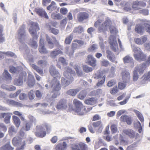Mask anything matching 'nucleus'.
Returning <instances> with one entry per match:
<instances>
[{
    "label": "nucleus",
    "instance_id": "36",
    "mask_svg": "<svg viewBox=\"0 0 150 150\" xmlns=\"http://www.w3.org/2000/svg\"><path fill=\"white\" fill-rule=\"evenodd\" d=\"M73 38V35L71 34L67 37L65 40L64 43L66 44H70Z\"/></svg>",
    "mask_w": 150,
    "mask_h": 150
},
{
    "label": "nucleus",
    "instance_id": "19",
    "mask_svg": "<svg viewBox=\"0 0 150 150\" xmlns=\"http://www.w3.org/2000/svg\"><path fill=\"white\" fill-rule=\"evenodd\" d=\"M146 5V4L145 3L136 1L133 2L132 7L135 10H138L141 9V7L144 6Z\"/></svg>",
    "mask_w": 150,
    "mask_h": 150
},
{
    "label": "nucleus",
    "instance_id": "16",
    "mask_svg": "<svg viewBox=\"0 0 150 150\" xmlns=\"http://www.w3.org/2000/svg\"><path fill=\"white\" fill-rule=\"evenodd\" d=\"M12 114L9 112L2 113L0 114V118H4V122L6 124H9L10 122L11 115Z\"/></svg>",
    "mask_w": 150,
    "mask_h": 150
},
{
    "label": "nucleus",
    "instance_id": "52",
    "mask_svg": "<svg viewBox=\"0 0 150 150\" xmlns=\"http://www.w3.org/2000/svg\"><path fill=\"white\" fill-rule=\"evenodd\" d=\"M30 44L32 47L35 49L36 48L38 47L37 42L33 40L30 41Z\"/></svg>",
    "mask_w": 150,
    "mask_h": 150
},
{
    "label": "nucleus",
    "instance_id": "11",
    "mask_svg": "<svg viewBox=\"0 0 150 150\" xmlns=\"http://www.w3.org/2000/svg\"><path fill=\"white\" fill-rule=\"evenodd\" d=\"M86 63L93 67H95L96 66V60L91 54L88 55L86 58Z\"/></svg>",
    "mask_w": 150,
    "mask_h": 150
},
{
    "label": "nucleus",
    "instance_id": "32",
    "mask_svg": "<svg viewBox=\"0 0 150 150\" xmlns=\"http://www.w3.org/2000/svg\"><path fill=\"white\" fill-rule=\"evenodd\" d=\"M7 101L8 104L13 106L18 107L21 106L22 105V104L21 103L15 101L13 100H8Z\"/></svg>",
    "mask_w": 150,
    "mask_h": 150
},
{
    "label": "nucleus",
    "instance_id": "43",
    "mask_svg": "<svg viewBox=\"0 0 150 150\" xmlns=\"http://www.w3.org/2000/svg\"><path fill=\"white\" fill-rule=\"evenodd\" d=\"M56 8L55 3L54 1H52L51 4L48 6L47 9L48 10L53 11Z\"/></svg>",
    "mask_w": 150,
    "mask_h": 150
},
{
    "label": "nucleus",
    "instance_id": "22",
    "mask_svg": "<svg viewBox=\"0 0 150 150\" xmlns=\"http://www.w3.org/2000/svg\"><path fill=\"white\" fill-rule=\"evenodd\" d=\"M123 132L125 134L131 138H134L135 135V133L132 130L130 129H124Z\"/></svg>",
    "mask_w": 150,
    "mask_h": 150
},
{
    "label": "nucleus",
    "instance_id": "28",
    "mask_svg": "<svg viewBox=\"0 0 150 150\" xmlns=\"http://www.w3.org/2000/svg\"><path fill=\"white\" fill-rule=\"evenodd\" d=\"M79 91V89L78 88L70 89L67 91V93L69 95L72 96H74Z\"/></svg>",
    "mask_w": 150,
    "mask_h": 150
},
{
    "label": "nucleus",
    "instance_id": "31",
    "mask_svg": "<svg viewBox=\"0 0 150 150\" xmlns=\"http://www.w3.org/2000/svg\"><path fill=\"white\" fill-rule=\"evenodd\" d=\"M106 53L107 54V57L112 62H113L115 60V57L113 54L109 50L106 51Z\"/></svg>",
    "mask_w": 150,
    "mask_h": 150
},
{
    "label": "nucleus",
    "instance_id": "58",
    "mask_svg": "<svg viewBox=\"0 0 150 150\" xmlns=\"http://www.w3.org/2000/svg\"><path fill=\"white\" fill-rule=\"evenodd\" d=\"M120 138H121L120 140V142L121 143H122L124 145H127L128 144V141L123 139V137L121 135H120Z\"/></svg>",
    "mask_w": 150,
    "mask_h": 150
},
{
    "label": "nucleus",
    "instance_id": "42",
    "mask_svg": "<svg viewBox=\"0 0 150 150\" xmlns=\"http://www.w3.org/2000/svg\"><path fill=\"white\" fill-rule=\"evenodd\" d=\"M86 96V93L85 91H81L78 95V97L80 99H84Z\"/></svg>",
    "mask_w": 150,
    "mask_h": 150
},
{
    "label": "nucleus",
    "instance_id": "7",
    "mask_svg": "<svg viewBox=\"0 0 150 150\" xmlns=\"http://www.w3.org/2000/svg\"><path fill=\"white\" fill-rule=\"evenodd\" d=\"M133 50L135 53L134 56L135 59L139 62L145 60L146 58V56L144 54L139 48L134 47Z\"/></svg>",
    "mask_w": 150,
    "mask_h": 150
},
{
    "label": "nucleus",
    "instance_id": "12",
    "mask_svg": "<svg viewBox=\"0 0 150 150\" xmlns=\"http://www.w3.org/2000/svg\"><path fill=\"white\" fill-rule=\"evenodd\" d=\"M56 107L57 109H66L67 107V101L64 99H61L58 102Z\"/></svg>",
    "mask_w": 150,
    "mask_h": 150
},
{
    "label": "nucleus",
    "instance_id": "26",
    "mask_svg": "<svg viewBox=\"0 0 150 150\" xmlns=\"http://www.w3.org/2000/svg\"><path fill=\"white\" fill-rule=\"evenodd\" d=\"M67 144L65 142H64L62 144H58L55 146L56 150H64L66 148Z\"/></svg>",
    "mask_w": 150,
    "mask_h": 150
},
{
    "label": "nucleus",
    "instance_id": "53",
    "mask_svg": "<svg viewBox=\"0 0 150 150\" xmlns=\"http://www.w3.org/2000/svg\"><path fill=\"white\" fill-rule=\"evenodd\" d=\"M21 91L20 90H18L14 93H11L9 95V97L11 98H15L19 94L21 93Z\"/></svg>",
    "mask_w": 150,
    "mask_h": 150
},
{
    "label": "nucleus",
    "instance_id": "29",
    "mask_svg": "<svg viewBox=\"0 0 150 150\" xmlns=\"http://www.w3.org/2000/svg\"><path fill=\"white\" fill-rule=\"evenodd\" d=\"M14 148L11 146L9 142L7 143L0 148V150H13Z\"/></svg>",
    "mask_w": 150,
    "mask_h": 150
},
{
    "label": "nucleus",
    "instance_id": "9",
    "mask_svg": "<svg viewBox=\"0 0 150 150\" xmlns=\"http://www.w3.org/2000/svg\"><path fill=\"white\" fill-rule=\"evenodd\" d=\"M87 145L82 142L73 144L71 146L72 150H87Z\"/></svg>",
    "mask_w": 150,
    "mask_h": 150
},
{
    "label": "nucleus",
    "instance_id": "57",
    "mask_svg": "<svg viewBox=\"0 0 150 150\" xmlns=\"http://www.w3.org/2000/svg\"><path fill=\"white\" fill-rule=\"evenodd\" d=\"M50 30L54 35H57L59 33V31L58 30L54 28H51L50 26Z\"/></svg>",
    "mask_w": 150,
    "mask_h": 150
},
{
    "label": "nucleus",
    "instance_id": "44",
    "mask_svg": "<svg viewBox=\"0 0 150 150\" xmlns=\"http://www.w3.org/2000/svg\"><path fill=\"white\" fill-rule=\"evenodd\" d=\"M51 17L52 18L54 19L59 20L62 18V16L59 13H52L51 15Z\"/></svg>",
    "mask_w": 150,
    "mask_h": 150
},
{
    "label": "nucleus",
    "instance_id": "55",
    "mask_svg": "<svg viewBox=\"0 0 150 150\" xmlns=\"http://www.w3.org/2000/svg\"><path fill=\"white\" fill-rule=\"evenodd\" d=\"M35 11L37 14L41 16L43 15V14L45 12V11L43 10L42 9L40 8L36 9Z\"/></svg>",
    "mask_w": 150,
    "mask_h": 150
},
{
    "label": "nucleus",
    "instance_id": "23",
    "mask_svg": "<svg viewBox=\"0 0 150 150\" xmlns=\"http://www.w3.org/2000/svg\"><path fill=\"white\" fill-rule=\"evenodd\" d=\"M30 117L32 120H30V121L26 122L25 125V130L26 131L30 130L33 123V122H36V120L33 117Z\"/></svg>",
    "mask_w": 150,
    "mask_h": 150
},
{
    "label": "nucleus",
    "instance_id": "1",
    "mask_svg": "<svg viewBox=\"0 0 150 150\" xmlns=\"http://www.w3.org/2000/svg\"><path fill=\"white\" fill-rule=\"evenodd\" d=\"M49 71L51 75L54 77L50 83L52 92L58 91L61 89V86L59 81L56 80V78H58L59 79L60 78V75L58 71L52 66H50Z\"/></svg>",
    "mask_w": 150,
    "mask_h": 150
},
{
    "label": "nucleus",
    "instance_id": "49",
    "mask_svg": "<svg viewBox=\"0 0 150 150\" xmlns=\"http://www.w3.org/2000/svg\"><path fill=\"white\" fill-rule=\"evenodd\" d=\"M97 49V46L96 44H94L88 49V52H91Z\"/></svg>",
    "mask_w": 150,
    "mask_h": 150
},
{
    "label": "nucleus",
    "instance_id": "3",
    "mask_svg": "<svg viewBox=\"0 0 150 150\" xmlns=\"http://www.w3.org/2000/svg\"><path fill=\"white\" fill-rule=\"evenodd\" d=\"M46 129L47 133H49L51 130L50 126L46 123L41 125H37L35 128L36 131L34 132L35 135L38 137L43 138L45 137L46 134V132L43 131Z\"/></svg>",
    "mask_w": 150,
    "mask_h": 150
},
{
    "label": "nucleus",
    "instance_id": "56",
    "mask_svg": "<svg viewBox=\"0 0 150 150\" xmlns=\"http://www.w3.org/2000/svg\"><path fill=\"white\" fill-rule=\"evenodd\" d=\"M118 86L120 89L122 90L125 87L126 84L124 83L119 82L118 84Z\"/></svg>",
    "mask_w": 150,
    "mask_h": 150
},
{
    "label": "nucleus",
    "instance_id": "6",
    "mask_svg": "<svg viewBox=\"0 0 150 150\" xmlns=\"http://www.w3.org/2000/svg\"><path fill=\"white\" fill-rule=\"evenodd\" d=\"M30 28L29 31L33 37V39L37 40L38 38V35L37 33V31L40 30L39 28L37 23L31 22L30 23Z\"/></svg>",
    "mask_w": 150,
    "mask_h": 150
},
{
    "label": "nucleus",
    "instance_id": "38",
    "mask_svg": "<svg viewBox=\"0 0 150 150\" xmlns=\"http://www.w3.org/2000/svg\"><path fill=\"white\" fill-rule=\"evenodd\" d=\"M83 31V28L81 26H79L75 28L73 32L74 33H81Z\"/></svg>",
    "mask_w": 150,
    "mask_h": 150
},
{
    "label": "nucleus",
    "instance_id": "45",
    "mask_svg": "<svg viewBox=\"0 0 150 150\" xmlns=\"http://www.w3.org/2000/svg\"><path fill=\"white\" fill-rule=\"evenodd\" d=\"M92 125L94 128L101 127H102V124L100 121L93 122L92 124Z\"/></svg>",
    "mask_w": 150,
    "mask_h": 150
},
{
    "label": "nucleus",
    "instance_id": "8",
    "mask_svg": "<svg viewBox=\"0 0 150 150\" xmlns=\"http://www.w3.org/2000/svg\"><path fill=\"white\" fill-rule=\"evenodd\" d=\"M46 40L47 43L48 47L50 49H52L54 47V44L56 43L57 45H59V42L54 37L51 38L47 35H46Z\"/></svg>",
    "mask_w": 150,
    "mask_h": 150
},
{
    "label": "nucleus",
    "instance_id": "18",
    "mask_svg": "<svg viewBox=\"0 0 150 150\" xmlns=\"http://www.w3.org/2000/svg\"><path fill=\"white\" fill-rule=\"evenodd\" d=\"M120 121L122 122H126L129 125L132 124V120L131 117L126 115H123L120 118Z\"/></svg>",
    "mask_w": 150,
    "mask_h": 150
},
{
    "label": "nucleus",
    "instance_id": "64",
    "mask_svg": "<svg viewBox=\"0 0 150 150\" xmlns=\"http://www.w3.org/2000/svg\"><path fill=\"white\" fill-rule=\"evenodd\" d=\"M131 60V58L129 56H126L123 58V61L125 63H129Z\"/></svg>",
    "mask_w": 150,
    "mask_h": 150
},
{
    "label": "nucleus",
    "instance_id": "20",
    "mask_svg": "<svg viewBox=\"0 0 150 150\" xmlns=\"http://www.w3.org/2000/svg\"><path fill=\"white\" fill-rule=\"evenodd\" d=\"M135 30L136 32L141 35H143L144 31L143 25L141 24H137L135 26Z\"/></svg>",
    "mask_w": 150,
    "mask_h": 150
},
{
    "label": "nucleus",
    "instance_id": "40",
    "mask_svg": "<svg viewBox=\"0 0 150 150\" xmlns=\"http://www.w3.org/2000/svg\"><path fill=\"white\" fill-rule=\"evenodd\" d=\"M32 67L35 70L40 74L41 75L43 74L42 70L40 69V68L37 65L34 64H33L32 65Z\"/></svg>",
    "mask_w": 150,
    "mask_h": 150
},
{
    "label": "nucleus",
    "instance_id": "4",
    "mask_svg": "<svg viewBox=\"0 0 150 150\" xmlns=\"http://www.w3.org/2000/svg\"><path fill=\"white\" fill-rule=\"evenodd\" d=\"M73 103L76 107L75 112L79 115H83L92 109V107L86 109L85 107L81 103L76 99L74 100Z\"/></svg>",
    "mask_w": 150,
    "mask_h": 150
},
{
    "label": "nucleus",
    "instance_id": "63",
    "mask_svg": "<svg viewBox=\"0 0 150 150\" xmlns=\"http://www.w3.org/2000/svg\"><path fill=\"white\" fill-rule=\"evenodd\" d=\"M109 26V27L110 32L111 33H114L116 32V29L115 26H111V25Z\"/></svg>",
    "mask_w": 150,
    "mask_h": 150
},
{
    "label": "nucleus",
    "instance_id": "59",
    "mask_svg": "<svg viewBox=\"0 0 150 150\" xmlns=\"http://www.w3.org/2000/svg\"><path fill=\"white\" fill-rule=\"evenodd\" d=\"M143 77L144 81H146L150 78V72H148L147 73H146L143 75Z\"/></svg>",
    "mask_w": 150,
    "mask_h": 150
},
{
    "label": "nucleus",
    "instance_id": "48",
    "mask_svg": "<svg viewBox=\"0 0 150 150\" xmlns=\"http://www.w3.org/2000/svg\"><path fill=\"white\" fill-rule=\"evenodd\" d=\"M111 130L112 133H116L117 130V127L115 125L113 124L111 126Z\"/></svg>",
    "mask_w": 150,
    "mask_h": 150
},
{
    "label": "nucleus",
    "instance_id": "15",
    "mask_svg": "<svg viewBox=\"0 0 150 150\" xmlns=\"http://www.w3.org/2000/svg\"><path fill=\"white\" fill-rule=\"evenodd\" d=\"M25 26L23 25L20 28L18 31V39L20 42L22 41V40H24L25 38V31L24 30Z\"/></svg>",
    "mask_w": 150,
    "mask_h": 150
},
{
    "label": "nucleus",
    "instance_id": "21",
    "mask_svg": "<svg viewBox=\"0 0 150 150\" xmlns=\"http://www.w3.org/2000/svg\"><path fill=\"white\" fill-rule=\"evenodd\" d=\"M147 38L146 36L144 35L142 37L141 39L139 38H135L134 41L138 45H142L145 42Z\"/></svg>",
    "mask_w": 150,
    "mask_h": 150
},
{
    "label": "nucleus",
    "instance_id": "62",
    "mask_svg": "<svg viewBox=\"0 0 150 150\" xmlns=\"http://www.w3.org/2000/svg\"><path fill=\"white\" fill-rule=\"evenodd\" d=\"M35 94L37 98L40 99L41 98L42 94L39 90H36L35 91Z\"/></svg>",
    "mask_w": 150,
    "mask_h": 150
},
{
    "label": "nucleus",
    "instance_id": "33",
    "mask_svg": "<svg viewBox=\"0 0 150 150\" xmlns=\"http://www.w3.org/2000/svg\"><path fill=\"white\" fill-rule=\"evenodd\" d=\"M96 102V100L94 98H91L86 99L85 100L84 103L87 104L93 105Z\"/></svg>",
    "mask_w": 150,
    "mask_h": 150
},
{
    "label": "nucleus",
    "instance_id": "25",
    "mask_svg": "<svg viewBox=\"0 0 150 150\" xmlns=\"http://www.w3.org/2000/svg\"><path fill=\"white\" fill-rule=\"evenodd\" d=\"M63 54V52L59 49H55L50 53L51 57L52 58H55L59 54Z\"/></svg>",
    "mask_w": 150,
    "mask_h": 150
},
{
    "label": "nucleus",
    "instance_id": "47",
    "mask_svg": "<svg viewBox=\"0 0 150 150\" xmlns=\"http://www.w3.org/2000/svg\"><path fill=\"white\" fill-rule=\"evenodd\" d=\"M116 84V82L115 81L114 79H112L108 82L107 85L109 87H111Z\"/></svg>",
    "mask_w": 150,
    "mask_h": 150
},
{
    "label": "nucleus",
    "instance_id": "50",
    "mask_svg": "<svg viewBox=\"0 0 150 150\" xmlns=\"http://www.w3.org/2000/svg\"><path fill=\"white\" fill-rule=\"evenodd\" d=\"M118 91V90L117 86L114 87L110 90V93L111 94H114L116 93Z\"/></svg>",
    "mask_w": 150,
    "mask_h": 150
},
{
    "label": "nucleus",
    "instance_id": "30",
    "mask_svg": "<svg viewBox=\"0 0 150 150\" xmlns=\"http://www.w3.org/2000/svg\"><path fill=\"white\" fill-rule=\"evenodd\" d=\"M12 119L15 125L17 127H18L21 123L20 119L18 117L13 115L12 116Z\"/></svg>",
    "mask_w": 150,
    "mask_h": 150
},
{
    "label": "nucleus",
    "instance_id": "46",
    "mask_svg": "<svg viewBox=\"0 0 150 150\" xmlns=\"http://www.w3.org/2000/svg\"><path fill=\"white\" fill-rule=\"evenodd\" d=\"M105 76H104L102 77V79L97 83L96 86L98 87L102 86L104 83L105 80Z\"/></svg>",
    "mask_w": 150,
    "mask_h": 150
},
{
    "label": "nucleus",
    "instance_id": "51",
    "mask_svg": "<svg viewBox=\"0 0 150 150\" xmlns=\"http://www.w3.org/2000/svg\"><path fill=\"white\" fill-rule=\"evenodd\" d=\"M102 77V73L100 71L97 72L94 74V78L98 79Z\"/></svg>",
    "mask_w": 150,
    "mask_h": 150
},
{
    "label": "nucleus",
    "instance_id": "14",
    "mask_svg": "<svg viewBox=\"0 0 150 150\" xmlns=\"http://www.w3.org/2000/svg\"><path fill=\"white\" fill-rule=\"evenodd\" d=\"M39 51L41 54H47L48 52L45 46L44 41L43 39H40L39 42Z\"/></svg>",
    "mask_w": 150,
    "mask_h": 150
},
{
    "label": "nucleus",
    "instance_id": "37",
    "mask_svg": "<svg viewBox=\"0 0 150 150\" xmlns=\"http://www.w3.org/2000/svg\"><path fill=\"white\" fill-rule=\"evenodd\" d=\"M3 76L6 80H11V79L12 78L11 75L6 70H4L3 73Z\"/></svg>",
    "mask_w": 150,
    "mask_h": 150
},
{
    "label": "nucleus",
    "instance_id": "27",
    "mask_svg": "<svg viewBox=\"0 0 150 150\" xmlns=\"http://www.w3.org/2000/svg\"><path fill=\"white\" fill-rule=\"evenodd\" d=\"M23 77L19 76L18 79H15L13 81V84L16 85L20 86L23 84Z\"/></svg>",
    "mask_w": 150,
    "mask_h": 150
},
{
    "label": "nucleus",
    "instance_id": "54",
    "mask_svg": "<svg viewBox=\"0 0 150 150\" xmlns=\"http://www.w3.org/2000/svg\"><path fill=\"white\" fill-rule=\"evenodd\" d=\"M139 78L137 72L136 71H134L133 72V79L134 81H136Z\"/></svg>",
    "mask_w": 150,
    "mask_h": 150
},
{
    "label": "nucleus",
    "instance_id": "5",
    "mask_svg": "<svg viewBox=\"0 0 150 150\" xmlns=\"http://www.w3.org/2000/svg\"><path fill=\"white\" fill-rule=\"evenodd\" d=\"M12 143L13 146H18L16 150H23L25 146V141L19 137H14L12 140Z\"/></svg>",
    "mask_w": 150,
    "mask_h": 150
},
{
    "label": "nucleus",
    "instance_id": "10",
    "mask_svg": "<svg viewBox=\"0 0 150 150\" xmlns=\"http://www.w3.org/2000/svg\"><path fill=\"white\" fill-rule=\"evenodd\" d=\"M112 22L109 19L106 20L102 23L101 25L98 28V30L99 33L105 32L107 29V28L111 25Z\"/></svg>",
    "mask_w": 150,
    "mask_h": 150
},
{
    "label": "nucleus",
    "instance_id": "17",
    "mask_svg": "<svg viewBox=\"0 0 150 150\" xmlns=\"http://www.w3.org/2000/svg\"><path fill=\"white\" fill-rule=\"evenodd\" d=\"M146 67V64L143 63L136 67L135 68L134 71H136L137 73L138 72L139 74L141 75L144 73Z\"/></svg>",
    "mask_w": 150,
    "mask_h": 150
},
{
    "label": "nucleus",
    "instance_id": "34",
    "mask_svg": "<svg viewBox=\"0 0 150 150\" xmlns=\"http://www.w3.org/2000/svg\"><path fill=\"white\" fill-rule=\"evenodd\" d=\"M121 74L123 79L127 80L129 79H130V74L129 72L126 70L123 71Z\"/></svg>",
    "mask_w": 150,
    "mask_h": 150
},
{
    "label": "nucleus",
    "instance_id": "61",
    "mask_svg": "<svg viewBox=\"0 0 150 150\" xmlns=\"http://www.w3.org/2000/svg\"><path fill=\"white\" fill-rule=\"evenodd\" d=\"M68 10L67 8H62L60 10V13L63 15H66L67 13Z\"/></svg>",
    "mask_w": 150,
    "mask_h": 150
},
{
    "label": "nucleus",
    "instance_id": "2",
    "mask_svg": "<svg viewBox=\"0 0 150 150\" xmlns=\"http://www.w3.org/2000/svg\"><path fill=\"white\" fill-rule=\"evenodd\" d=\"M65 70L64 73V76L66 79L64 77H62L61 79L62 84L66 87L67 86L74 81V78L71 76L72 75H75V72L70 68L67 67L65 68Z\"/></svg>",
    "mask_w": 150,
    "mask_h": 150
},
{
    "label": "nucleus",
    "instance_id": "35",
    "mask_svg": "<svg viewBox=\"0 0 150 150\" xmlns=\"http://www.w3.org/2000/svg\"><path fill=\"white\" fill-rule=\"evenodd\" d=\"M134 111L136 113L137 117L141 122H143L144 121V117L141 113L139 111L136 110H134Z\"/></svg>",
    "mask_w": 150,
    "mask_h": 150
},
{
    "label": "nucleus",
    "instance_id": "24",
    "mask_svg": "<svg viewBox=\"0 0 150 150\" xmlns=\"http://www.w3.org/2000/svg\"><path fill=\"white\" fill-rule=\"evenodd\" d=\"M28 83L30 87H33L35 83V80L34 76L30 74H28Z\"/></svg>",
    "mask_w": 150,
    "mask_h": 150
},
{
    "label": "nucleus",
    "instance_id": "39",
    "mask_svg": "<svg viewBox=\"0 0 150 150\" xmlns=\"http://www.w3.org/2000/svg\"><path fill=\"white\" fill-rule=\"evenodd\" d=\"M28 97L30 100H32L35 98L34 92L33 90H31L28 93Z\"/></svg>",
    "mask_w": 150,
    "mask_h": 150
},
{
    "label": "nucleus",
    "instance_id": "41",
    "mask_svg": "<svg viewBox=\"0 0 150 150\" xmlns=\"http://www.w3.org/2000/svg\"><path fill=\"white\" fill-rule=\"evenodd\" d=\"M83 71L86 73L91 72L93 70L92 68L89 67L86 65L83 66Z\"/></svg>",
    "mask_w": 150,
    "mask_h": 150
},
{
    "label": "nucleus",
    "instance_id": "60",
    "mask_svg": "<svg viewBox=\"0 0 150 150\" xmlns=\"http://www.w3.org/2000/svg\"><path fill=\"white\" fill-rule=\"evenodd\" d=\"M74 69L75 70L77 74L79 75H81L82 73L79 71L80 67L78 65H75L74 67Z\"/></svg>",
    "mask_w": 150,
    "mask_h": 150
},
{
    "label": "nucleus",
    "instance_id": "13",
    "mask_svg": "<svg viewBox=\"0 0 150 150\" xmlns=\"http://www.w3.org/2000/svg\"><path fill=\"white\" fill-rule=\"evenodd\" d=\"M88 17V14L85 12H80L77 15V20L79 22H82L83 21L87 19Z\"/></svg>",
    "mask_w": 150,
    "mask_h": 150
}]
</instances>
